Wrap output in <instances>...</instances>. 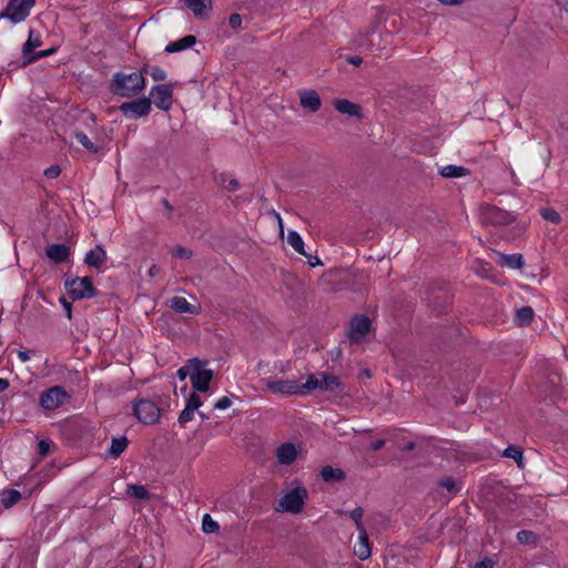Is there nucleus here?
I'll list each match as a JSON object with an SVG mask.
<instances>
[{
	"mask_svg": "<svg viewBox=\"0 0 568 568\" xmlns=\"http://www.w3.org/2000/svg\"><path fill=\"white\" fill-rule=\"evenodd\" d=\"M159 273H160V267H159L158 265H155V264H153V265L149 268V272H148V274H149V276H150V277H154V276H156Z\"/></svg>",
	"mask_w": 568,
	"mask_h": 568,
	"instance_id": "nucleus-57",
	"label": "nucleus"
},
{
	"mask_svg": "<svg viewBox=\"0 0 568 568\" xmlns=\"http://www.w3.org/2000/svg\"><path fill=\"white\" fill-rule=\"evenodd\" d=\"M535 316V312L531 306H523L516 311L515 323L520 326H528Z\"/></svg>",
	"mask_w": 568,
	"mask_h": 568,
	"instance_id": "nucleus-24",
	"label": "nucleus"
},
{
	"mask_svg": "<svg viewBox=\"0 0 568 568\" xmlns=\"http://www.w3.org/2000/svg\"><path fill=\"white\" fill-rule=\"evenodd\" d=\"M189 363L192 365L190 378L193 389L200 393L207 392L214 375L212 369L205 368L207 362L193 357L189 359Z\"/></svg>",
	"mask_w": 568,
	"mask_h": 568,
	"instance_id": "nucleus-4",
	"label": "nucleus"
},
{
	"mask_svg": "<svg viewBox=\"0 0 568 568\" xmlns=\"http://www.w3.org/2000/svg\"><path fill=\"white\" fill-rule=\"evenodd\" d=\"M196 18L209 17L212 11V0H182Z\"/></svg>",
	"mask_w": 568,
	"mask_h": 568,
	"instance_id": "nucleus-17",
	"label": "nucleus"
},
{
	"mask_svg": "<svg viewBox=\"0 0 568 568\" xmlns=\"http://www.w3.org/2000/svg\"><path fill=\"white\" fill-rule=\"evenodd\" d=\"M300 101L301 105L311 112L318 111L322 105L318 93L312 89L301 91Z\"/></svg>",
	"mask_w": 568,
	"mask_h": 568,
	"instance_id": "nucleus-15",
	"label": "nucleus"
},
{
	"mask_svg": "<svg viewBox=\"0 0 568 568\" xmlns=\"http://www.w3.org/2000/svg\"><path fill=\"white\" fill-rule=\"evenodd\" d=\"M363 515L364 509L362 507H356L349 513V518L355 523L356 529H362V527H364L362 523Z\"/></svg>",
	"mask_w": 568,
	"mask_h": 568,
	"instance_id": "nucleus-42",
	"label": "nucleus"
},
{
	"mask_svg": "<svg viewBox=\"0 0 568 568\" xmlns=\"http://www.w3.org/2000/svg\"><path fill=\"white\" fill-rule=\"evenodd\" d=\"M190 369H192V365L189 362L185 366L180 367L176 372L179 379L182 382L185 381L191 374Z\"/></svg>",
	"mask_w": 568,
	"mask_h": 568,
	"instance_id": "nucleus-47",
	"label": "nucleus"
},
{
	"mask_svg": "<svg viewBox=\"0 0 568 568\" xmlns=\"http://www.w3.org/2000/svg\"><path fill=\"white\" fill-rule=\"evenodd\" d=\"M307 497V490L304 487H296L281 498V509L291 514H300Z\"/></svg>",
	"mask_w": 568,
	"mask_h": 568,
	"instance_id": "nucleus-6",
	"label": "nucleus"
},
{
	"mask_svg": "<svg viewBox=\"0 0 568 568\" xmlns=\"http://www.w3.org/2000/svg\"><path fill=\"white\" fill-rule=\"evenodd\" d=\"M45 255L54 264H61L69 258L70 247L62 243L50 244L45 247Z\"/></svg>",
	"mask_w": 568,
	"mask_h": 568,
	"instance_id": "nucleus-13",
	"label": "nucleus"
},
{
	"mask_svg": "<svg viewBox=\"0 0 568 568\" xmlns=\"http://www.w3.org/2000/svg\"><path fill=\"white\" fill-rule=\"evenodd\" d=\"M372 322L366 315H357L351 321L349 338L351 341L358 342L371 331Z\"/></svg>",
	"mask_w": 568,
	"mask_h": 568,
	"instance_id": "nucleus-11",
	"label": "nucleus"
},
{
	"mask_svg": "<svg viewBox=\"0 0 568 568\" xmlns=\"http://www.w3.org/2000/svg\"><path fill=\"white\" fill-rule=\"evenodd\" d=\"M143 71L149 73L155 81H163L166 79V72L158 65H144Z\"/></svg>",
	"mask_w": 568,
	"mask_h": 568,
	"instance_id": "nucleus-38",
	"label": "nucleus"
},
{
	"mask_svg": "<svg viewBox=\"0 0 568 568\" xmlns=\"http://www.w3.org/2000/svg\"><path fill=\"white\" fill-rule=\"evenodd\" d=\"M359 532V542L358 544H369L368 536L364 527L362 529H357Z\"/></svg>",
	"mask_w": 568,
	"mask_h": 568,
	"instance_id": "nucleus-56",
	"label": "nucleus"
},
{
	"mask_svg": "<svg viewBox=\"0 0 568 568\" xmlns=\"http://www.w3.org/2000/svg\"><path fill=\"white\" fill-rule=\"evenodd\" d=\"M321 382L322 379H318L314 374H311L305 383H298L300 395H305L312 390L321 389Z\"/></svg>",
	"mask_w": 568,
	"mask_h": 568,
	"instance_id": "nucleus-32",
	"label": "nucleus"
},
{
	"mask_svg": "<svg viewBox=\"0 0 568 568\" xmlns=\"http://www.w3.org/2000/svg\"><path fill=\"white\" fill-rule=\"evenodd\" d=\"M495 565V561L489 558L485 557L483 560L475 564L474 568H493Z\"/></svg>",
	"mask_w": 568,
	"mask_h": 568,
	"instance_id": "nucleus-52",
	"label": "nucleus"
},
{
	"mask_svg": "<svg viewBox=\"0 0 568 568\" xmlns=\"http://www.w3.org/2000/svg\"><path fill=\"white\" fill-rule=\"evenodd\" d=\"M105 261L106 252L101 244L95 245V247L90 250L84 257V263L97 270H100Z\"/></svg>",
	"mask_w": 568,
	"mask_h": 568,
	"instance_id": "nucleus-16",
	"label": "nucleus"
},
{
	"mask_svg": "<svg viewBox=\"0 0 568 568\" xmlns=\"http://www.w3.org/2000/svg\"><path fill=\"white\" fill-rule=\"evenodd\" d=\"M64 287L72 301L89 300L99 294L90 276L67 278Z\"/></svg>",
	"mask_w": 568,
	"mask_h": 568,
	"instance_id": "nucleus-2",
	"label": "nucleus"
},
{
	"mask_svg": "<svg viewBox=\"0 0 568 568\" xmlns=\"http://www.w3.org/2000/svg\"><path fill=\"white\" fill-rule=\"evenodd\" d=\"M265 385L267 389L273 394H280L285 396L300 395L297 381H266Z\"/></svg>",
	"mask_w": 568,
	"mask_h": 568,
	"instance_id": "nucleus-12",
	"label": "nucleus"
},
{
	"mask_svg": "<svg viewBox=\"0 0 568 568\" xmlns=\"http://www.w3.org/2000/svg\"><path fill=\"white\" fill-rule=\"evenodd\" d=\"M480 216L483 223L491 225H506L515 220L511 213L490 204L481 206Z\"/></svg>",
	"mask_w": 568,
	"mask_h": 568,
	"instance_id": "nucleus-8",
	"label": "nucleus"
},
{
	"mask_svg": "<svg viewBox=\"0 0 568 568\" xmlns=\"http://www.w3.org/2000/svg\"><path fill=\"white\" fill-rule=\"evenodd\" d=\"M214 180L219 185L229 192L237 191L241 186L236 179H231L225 172L215 175Z\"/></svg>",
	"mask_w": 568,
	"mask_h": 568,
	"instance_id": "nucleus-27",
	"label": "nucleus"
},
{
	"mask_svg": "<svg viewBox=\"0 0 568 568\" xmlns=\"http://www.w3.org/2000/svg\"><path fill=\"white\" fill-rule=\"evenodd\" d=\"M438 486L445 488L448 493H458L460 487L457 485L456 480L452 476L443 477L438 480Z\"/></svg>",
	"mask_w": 568,
	"mask_h": 568,
	"instance_id": "nucleus-37",
	"label": "nucleus"
},
{
	"mask_svg": "<svg viewBox=\"0 0 568 568\" xmlns=\"http://www.w3.org/2000/svg\"><path fill=\"white\" fill-rule=\"evenodd\" d=\"M363 374H365L367 377H371V373L368 369L364 371Z\"/></svg>",
	"mask_w": 568,
	"mask_h": 568,
	"instance_id": "nucleus-63",
	"label": "nucleus"
},
{
	"mask_svg": "<svg viewBox=\"0 0 568 568\" xmlns=\"http://www.w3.org/2000/svg\"><path fill=\"white\" fill-rule=\"evenodd\" d=\"M232 404V400L229 396H224L222 398H220L215 404H214V408L215 409H220V410H223V409H226L231 406Z\"/></svg>",
	"mask_w": 568,
	"mask_h": 568,
	"instance_id": "nucleus-49",
	"label": "nucleus"
},
{
	"mask_svg": "<svg viewBox=\"0 0 568 568\" xmlns=\"http://www.w3.org/2000/svg\"><path fill=\"white\" fill-rule=\"evenodd\" d=\"M298 450L293 443H284L276 448L275 456L281 465H292L297 457Z\"/></svg>",
	"mask_w": 568,
	"mask_h": 568,
	"instance_id": "nucleus-14",
	"label": "nucleus"
},
{
	"mask_svg": "<svg viewBox=\"0 0 568 568\" xmlns=\"http://www.w3.org/2000/svg\"><path fill=\"white\" fill-rule=\"evenodd\" d=\"M199 415H200L203 419L209 418V416H207V415H205L203 412H199Z\"/></svg>",
	"mask_w": 568,
	"mask_h": 568,
	"instance_id": "nucleus-62",
	"label": "nucleus"
},
{
	"mask_svg": "<svg viewBox=\"0 0 568 568\" xmlns=\"http://www.w3.org/2000/svg\"><path fill=\"white\" fill-rule=\"evenodd\" d=\"M60 173H61V169L59 165H51L44 170V175L48 179H55L60 175Z\"/></svg>",
	"mask_w": 568,
	"mask_h": 568,
	"instance_id": "nucleus-48",
	"label": "nucleus"
},
{
	"mask_svg": "<svg viewBox=\"0 0 568 568\" xmlns=\"http://www.w3.org/2000/svg\"><path fill=\"white\" fill-rule=\"evenodd\" d=\"M128 444L129 440L125 436L113 438L111 447L109 448V455L113 458H118L128 447Z\"/></svg>",
	"mask_w": 568,
	"mask_h": 568,
	"instance_id": "nucleus-30",
	"label": "nucleus"
},
{
	"mask_svg": "<svg viewBox=\"0 0 568 568\" xmlns=\"http://www.w3.org/2000/svg\"><path fill=\"white\" fill-rule=\"evenodd\" d=\"M201 405H202L201 397L195 392L192 393L186 400V406L197 410L201 407Z\"/></svg>",
	"mask_w": 568,
	"mask_h": 568,
	"instance_id": "nucleus-45",
	"label": "nucleus"
},
{
	"mask_svg": "<svg viewBox=\"0 0 568 568\" xmlns=\"http://www.w3.org/2000/svg\"><path fill=\"white\" fill-rule=\"evenodd\" d=\"M541 216L551 223L558 224L561 221L560 214L554 209H542Z\"/></svg>",
	"mask_w": 568,
	"mask_h": 568,
	"instance_id": "nucleus-40",
	"label": "nucleus"
},
{
	"mask_svg": "<svg viewBox=\"0 0 568 568\" xmlns=\"http://www.w3.org/2000/svg\"><path fill=\"white\" fill-rule=\"evenodd\" d=\"M503 456L507 457V458H513L520 469H523L525 467L523 450L519 446H517V445L508 446L504 450Z\"/></svg>",
	"mask_w": 568,
	"mask_h": 568,
	"instance_id": "nucleus-29",
	"label": "nucleus"
},
{
	"mask_svg": "<svg viewBox=\"0 0 568 568\" xmlns=\"http://www.w3.org/2000/svg\"><path fill=\"white\" fill-rule=\"evenodd\" d=\"M469 172L470 171L467 168L462 166V165H454V164H449V165H446V166H443L442 169H439V174L443 178H447V179L466 176L469 174Z\"/></svg>",
	"mask_w": 568,
	"mask_h": 568,
	"instance_id": "nucleus-26",
	"label": "nucleus"
},
{
	"mask_svg": "<svg viewBox=\"0 0 568 568\" xmlns=\"http://www.w3.org/2000/svg\"><path fill=\"white\" fill-rule=\"evenodd\" d=\"M57 51L55 48H50L48 50H41V51H34L32 54H30L28 58H26L20 64L19 67H27L42 58H45V57H49L51 55L52 53H54Z\"/></svg>",
	"mask_w": 568,
	"mask_h": 568,
	"instance_id": "nucleus-35",
	"label": "nucleus"
},
{
	"mask_svg": "<svg viewBox=\"0 0 568 568\" xmlns=\"http://www.w3.org/2000/svg\"><path fill=\"white\" fill-rule=\"evenodd\" d=\"M517 539L520 544H534L537 540V535L529 530H520L517 534Z\"/></svg>",
	"mask_w": 568,
	"mask_h": 568,
	"instance_id": "nucleus-39",
	"label": "nucleus"
},
{
	"mask_svg": "<svg viewBox=\"0 0 568 568\" xmlns=\"http://www.w3.org/2000/svg\"><path fill=\"white\" fill-rule=\"evenodd\" d=\"M170 306L178 313L196 314L197 310L194 305L190 304L185 297L174 296L171 298Z\"/></svg>",
	"mask_w": 568,
	"mask_h": 568,
	"instance_id": "nucleus-23",
	"label": "nucleus"
},
{
	"mask_svg": "<svg viewBox=\"0 0 568 568\" xmlns=\"http://www.w3.org/2000/svg\"><path fill=\"white\" fill-rule=\"evenodd\" d=\"M416 448V444L414 442H408L404 445L403 450L410 452Z\"/></svg>",
	"mask_w": 568,
	"mask_h": 568,
	"instance_id": "nucleus-60",
	"label": "nucleus"
},
{
	"mask_svg": "<svg viewBox=\"0 0 568 568\" xmlns=\"http://www.w3.org/2000/svg\"><path fill=\"white\" fill-rule=\"evenodd\" d=\"M192 255L193 253L191 250L181 245H176L173 250V256L181 260H189L192 257Z\"/></svg>",
	"mask_w": 568,
	"mask_h": 568,
	"instance_id": "nucleus-44",
	"label": "nucleus"
},
{
	"mask_svg": "<svg viewBox=\"0 0 568 568\" xmlns=\"http://www.w3.org/2000/svg\"><path fill=\"white\" fill-rule=\"evenodd\" d=\"M229 24L232 29H240L242 26V17L239 13H232L229 18Z\"/></svg>",
	"mask_w": 568,
	"mask_h": 568,
	"instance_id": "nucleus-46",
	"label": "nucleus"
},
{
	"mask_svg": "<svg viewBox=\"0 0 568 568\" xmlns=\"http://www.w3.org/2000/svg\"><path fill=\"white\" fill-rule=\"evenodd\" d=\"M69 397V394L62 386H53L41 394L40 405L45 410H53L61 407Z\"/></svg>",
	"mask_w": 568,
	"mask_h": 568,
	"instance_id": "nucleus-9",
	"label": "nucleus"
},
{
	"mask_svg": "<svg viewBox=\"0 0 568 568\" xmlns=\"http://www.w3.org/2000/svg\"><path fill=\"white\" fill-rule=\"evenodd\" d=\"M74 136L77 141L90 153L97 154L99 148L89 139V136L82 131H75Z\"/></svg>",
	"mask_w": 568,
	"mask_h": 568,
	"instance_id": "nucleus-34",
	"label": "nucleus"
},
{
	"mask_svg": "<svg viewBox=\"0 0 568 568\" xmlns=\"http://www.w3.org/2000/svg\"><path fill=\"white\" fill-rule=\"evenodd\" d=\"M287 243L296 251L297 253L302 255H306V252L304 251V241L302 236L296 231H288L287 234Z\"/></svg>",
	"mask_w": 568,
	"mask_h": 568,
	"instance_id": "nucleus-33",
	"label": "nucleus"
},
{
	"mask_svg": "<svg viewBox=\"0 0 568 568\" xmlns=\"http://www.w3.org/2000/svg\"><path fill=\"white\" fill-rule=\"evenodd\" d=\"M354 554L361 559L365 560L371 556L369 544H357L354 548Z\"/></svg>",
	"mask_w": 568,
	"mask_h": 568,
	"instance_id": "nucleus-41",
	"label": "nucleus"
},
{
	"mask_svg": "<svg viewBox=\"0 0 568 568\" xmlns=\"http://www.w3.org/2000/svg\"><path fill=\"white\" fill-rule=\"evenodd\" d=\"M132 414L145 425L158 424L161 417V410L153 400L139 397L132 402Z\"/></svg>",
	"mask_w": 568,
	"mask_h": 568,
	"instance_id": "nucleus-3",
	"label": "nucleus"
},
{
	"mask_svg": "<svg viewBox=\"0 0 568 568\" xmlns=\"http://www.w3.org/2000/svg\"><path fill=\"white\" fill-rule=\"evenodd\" d=\"M126 493L139 500H149L151 498L150 491L142 485H128Z\"/></svg>",
	"mask_w": 568,
	"mask_h": 568,
	"instance_id": "nucleus-31",
	"label": "nucleus"
},
{
	"mask_svg": "<svg viewBox=\"0 0 568 568\" xmlns=\"http://www.w3.org/2000/svg\"><path fill=\"white\" fill-rule=\"evenodd\" d=\"M321 478L325 483H339L345 479V473L341 468L324 466L321 469Z\"/></svg>",
	"mask_w": 568,
	"mask_h": 568,
	"instance_id": "nucleus-22",
	"label": "nucleus"
},
{
	"mask_svg": "<svg viewBox=\"0 0 568 568\" xmlns=\"http://www.w3.org/2000/svg\"><path fill=\"white\" fill-rule=\"evenodd\" d=\"M145 88V78L142 72H115L109 83L110 92L121 98H133Z\"/></svg>",
	"mask_w": 568,
	"mask_h": 568,
	"instance_id": "nucleus-1",
	"label": "nucleus"
},
{
	"mask_svg": "<svg viewBox=\"0 0 568 568\" xmlns=\"http://www.w3.org/2000/svg\"><path fill=\"white\" fill-rule=\"evenodd\" d=\"M497 264L501 267L519 270L524 266V256L519 253L504 254L498 253Z\"/></svg>",
	"mask_w": 568,
	"mask_h": 568,
	"instance_id": "nucleus-18",
	"label": "nucleus"
},
{
	"mask_svg": "<svg viewBox=\"0 0 568 568\" xmlns=\"http://www.w3.org/2000/svg\"><path fill=\"white\" fill-rule=\"evenodd\" d=\"M346 61L355 67H359L363 62V59L358 55H352L346 59Z\"/></svg>",
	"mask_w": 568,
	"mask_h": 568,
	"instance_id": "nucleus-55",
	"label": "nucleus"
},
{
	"mask_svg": "<svg viewBox=\"0 0 568 568\" xmlns=\"http://www.w3.org/2000/svg\"><path fill=\"white\" fill-rule=\"evenodd\" d=\"M185 390H186V385L181 388V392L184 393Z\"/></svg>",
	"mask_w": 568,
	"mask_h": 568,
	"instance_id": "nucleus-64",
	"label": "nucleus"
},
{
	"mask_svg": "<svg viewBox=\"0 0 568 568\" xmlns=\"http://www.w3.org/2000/svg\"><path fill=\"white\" fill-rule=\"evenodd\" d=\"M152 102L148 97L138 98L128 102H123L119 110L129 119H139L151 112Z\"/></svg>",
	"mask_w": 568,
	"mask_h": 568,
	"instance_id": "nucleus-7",
	"label": "nucleus"
},
{
	"mask_svg": "<svg viewBox=\"0 0 568 568\" xmlns=\"http://www.w3.org/2000/svg\"><path fill=\"white\" fill-rule=\"evenodd\" d=\"M150 95L154 98V104L158 109L169 111L173 103V84H156L153 85Z\"/></svg>",
	"mask_w": 568,
	"mask_h": 568,
	"instance_id": "nucleus-10",
	"label": "nucleus"
},
{
	"mask_svg": "<svg viewBox=\"0 0 568 568\" xmlns=\"http://www.w3.org/2000/svg\"><path fill=\"white\" fill-rule=\"evenodd\" d=\"M386 442L384 439H377L371 444V449L373 452H378L385 446Z\"/></svg>",
	"mask_w": 568,
	"mask_h": 568,
	"instance_id": "nucleus-53",
	"label": "nucleus"
},
{
	"mask_svg": "<svg viewBox=\"0 0 568 568\" xmlns=\"http://www.w3.org/2000/svg\"><path fill=\"white\" fill-rule=\"evenodd\" d=\"M10 386V383L7 378H0V393L4 392Z\"/></svg>",
	"mask_w": 568,
	"mask_h": 568,
	"instance_id": "nucleus-59",
	"label": "nucleus"
},
{
	"mask_svg": "<svg viewBox=\"0 0 568 568\" xmlns=\"http://www.w3.org/2000/svg\"><path fill=\"white\" fill-rule=\"evenodd\" d=\"M22 496L19 490L16 489H3L0 493V501L4 508H11L21 500Z\"/></svg>",
	"mask_w": 568,
	"mask_h": 568,
	"instance_id": "nucleus-25",
	"label": "nucleus"
},
{
	"mask_svg": "<svg viewBox=\"0 0 568 568\" xmlns=\"http://www.w3.org/2000/svg\"><path fill=\"white\" fill-rule=\"evenodd\" d=\"M18 357L21 362H28L30 359L28 351H20Z\"/></svg>",
	"mask_w": 568,
	"mask_h": 568,
	"instance_id": "nucleus-58",
	"label": "nucleus"
},
{
	"mask_svg": "<svg viewBox=\"0 0 568 568\" xmlns=\"http://www.w3.org/2000/svg\"><path fill=\"white\" fill-rule=\"evenodd\" d=\"M202 529L205 534H214L219 531L220 526L209 514H205L202 519Z\"/></svg>",
	"mask_w": 568,
	"mask_h": 568,
	"instance_id": "nucleus-36",
	"label": "nucleus"
},
{
	"mask_svg": "<svg viewBox=\"0 0 568 568\" xmlns=\"http://www.w3.org/2000/svg\"><path fill=\"white\" fill-rule=\"evenodd\" d=\"M335 109L343 114H348L351 116H361L362 109L359 104L353 103L347 99H336L334 101Z\"/></svg>",
	"mask_w": 568,
	"mask_h": 568,
	"instance_id": "nucleus-19",
	"label": "nucleus"
},
{
	"mask_svg": "<svg viewBox=\"0 0 568 568\" xmlns=\"http://www.w3.org/2000/svg\"><path fill=\"white\" fill-rule=\"evenodd\" d=\"M321 376V390L334 393L341 388V382L335 375L323 373Z\"/></svg>",
	"mask_w": 568,
	"mask_h": 568,
	"instance_id": "nucleus-28",
	"label": "nucleus"
},
{
	"mask_svg": "<svg viewBox=\"0 0 568 568\" xmlns=\"http://www.w3.org/2000/svg\"><path fill=\"white\" fill-rule=\"evenodd\" d=\"M195 43H196V38L192 34H189V36H185V37L179 39L178 41L170 42L165 47L164 51L166 53H175V52H180L182 50L189 49V48L193 47Z\"/></svg>",
	"mask_w": 568,
	"mask_h": 568,
	"instance_id": "nucleus-20",
	"label": "nucleus"
},
{
	"mask_svg": "<svg viewBox=\"0 0 568 568\" xmlns=\"http://www.w3.org/2000/svg\"><path fill=\"white\" fill-rule=\"evenodd\" d=\"M196 409L191 408L185 405L184 409L179 415V423L181 425H185L186 423L191 422L194 418V412Z\"/></svg>",
	"mask_w": 568,
	"mask_h": 568,
	"instance_id": "nucleus-43",
	"label": "nucleus"
},
{
	"mask_svg": "<svg viewBox=\"0 0 568 568\" xmlns=\"http://www.w3.org/2000/svg\"><path fill=\"white\" fill-rule=\"evenodd\" d=\"M36 0H10L4 10L0 12V19H8L17 24L27 19Z\"/></svg>",
	"mask_w": 568,
	"mask_h": 568,
	"instance_id": "nucleus-5",
	"label": "nucleus"
},
{
	"mask_svg": "<svg viewBox=\"0 0 568 568\" xmlns=\"http://www.w3.org/2000/svg\"><path fill=\"white\" fill-rule=\"evenodd\" d=\"M304 256L308 260V263H310V265L312 267H315L317 265H322V262H321V260L317 256H313V255L307 254V253Z\"/></svg>",
	"mask_w": 568,
	"mask_h": 568,
	"instance_id": "nucleus-54",
	"label": "nucleus"
},
{
	"mask_svg": "<svg viewBox=\"0 0 568 568\" xmlns=\"http://www.w3.org/2000/svg\"><path fill=\"white\" fill-rule=\"evenodd\" d=\"M161 203L169 211V213L173 212V206L170 204V202L166 199H162Z\"/></svg>",
	"mask_w": 568,
	"mask_h": 568,
	"instance_id": "nucleus-61",
	"label": "nucleus"
},
{
	"mask_svg": "<svg viewBox=\"0 0 568 568\" xmlns=\"http://www.w3.org/2000/svg\"><path fill=\"white\" fill-rule=\"evenodd\" d=\"M60 302H61V305H62V307H63V310L65 312L67 317L69 320H71L72 318V303L67 301L65 297H61Z\"/></svg>",
	"mask_w": 568,
	"mask_h": 568,
	"instance_id": "nucleus-51",
	"label": "nucleus"
},
{
	"mask_svg": "<svg viewBox=\"0 0 568 568\" xmlns=\"http://www.w3.org/2000/svg\"><path fill=\"white\" fill-rule=\"evenodd\" d=\"M41 44V34L38 31L30 29L29 38L22 47L23 60L28 58L30 54H32L34 52V49L39 48Z\"/></svg>",
	"mask_w": 568,
	"mask_h": 568,
	"instance_id": "nucleus-21",
	"label": "nucleus"
},
{
	"mask_svg": "<svg viewBox=\"0 0 568 568\" xmlns=\"http://www.w3.org/2000/svg\"><path fill=\"white\" fill-rule=\"evenodd\" d=\"M50 452V443L47 440H40L38 443V454L42 457L47 456Z\"/></svg>",
	"mask_w": 568,
	"mask_h": 568,
	"instance_id": "nucleus-50",
	"label": "nucleus"
}]
</instances>
